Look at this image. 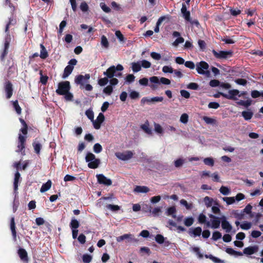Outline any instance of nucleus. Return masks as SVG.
I'll return each instance as SVG.
<instances>
[{
    "instance_id": "nucleus-1",
    "label": "nucleus",
    "mask_w": 263,
    "mask_h": 263,
    "mask_svg": "<svg viewBox=\"0 0 263 263\" xmlns=\"http://www.w3.org/2000/svg\"><path fill=\"white\" fill-rule=\"evenodd\" d=\"M123 70V67L121 64L117 65V66H111L109 67L106 71H104L103 74L106 77L101 78L99 80L98 84L103 86L108 83V79L114 77H121L122 76L121 71Z\"/></svg>"
},
{
    "instance_id": "nucleus-2",
    "label": "nucleus",
    "mask_w": 263,
    "mask_h": 263,
    "mask_svg": "<svg viewBox=\"0 0 263 263\" xmlns=\"http://www.w3.org/2000/svg\"><path fill=\"white\" fill-rule=\"evenodd\" d=\"M85 160L88 162V166L90 168H96L100 164V160L96 158L94 154L91 153H88L86 156Z\"/></svg>"
},
{
    "instance_id": "nucleus-3",
    "label": "nucleus",
    "mask_w": 263,
    "mask_h": 263,
    "mask_svg": "<svg viewBox=\"0 0 263 263\" xmlns=\"http://www.w3.org/2000/svg\"><path fill=\"white\" fill-rule=\"evenodd\" d=\"M196 70L199 74L209 76L210 71L208 70L209 65L206 62L204 61H201L197 63L196 64Z\"/></svg>"
},
{
    "instance_id": "nucleus-4",
    "label": "nucleus",
    "mask_w": 263,
    "mask_h": 263,
    "mask_svg": "<svg viewBox=\"0 0 263 263\" xmlns=\"http://www.w3.org/2000/svg\"><path fill=\"white\" fill-rule=\"evenodd\" d=\"M70 89V83L68 81H64L59 83L58 88L56 90L57 93L63 95L69 91Z\"/></svg>"
},
{
    "instance_id": "nucleus-5",
    "label": "nucleus",
    "mask_w": 263,
    "mask_h": 263,
    "mask_svg": "<svg viewBox=\"0 0 263 263\" xmlns=\"http://www.w3.org/2000/svg\"><path fill=\"white\" fill-rule=\"evenodd\" d=\"M209 217L211 218V221H208L206 222V227L211 228L212 229H217L219 227L221 222L220 218L210 214Z\"/></svg>"
},
{
    "instance_id": "nucleus-6",
    "label": "nucleus",
    "mask_w": 263,
    "mask_h": 263,
    "mask_svg": "<svg viewBox=\"0 0 263 263\" xmlns=\"http://www.w3.org/2000/svg\"><path fill=\"white\" fill-rule=\"evenodd\" d=\"M115 155L119 159L123 161H127L133 157L134 153L132 151H126L123 152L116 153Z\"/></svg>"
},
{
    "instance_id": "nucleus-7",
    "label": "nucleus",
    "mask_w": 263,
    "mask_h": 263,
    "mask_svg": "<svg viewBox=\"0 0 263 263\" xmlns=\"http://www.w3.org/2000/svg\"><path fill=\"white\" fill-rule=\"evenodd\" d=\"M116 240L119 242L125 241V243H129L133 241H136V239L134 238V235L131 234H125L123 235L116 237Z\"/></svg>"
},
{
    "instance_id": "nucleus-8",
    "label": "nucleus",
    "mask_w": 263,
    "mask_h": 263,
    "mask_svg": "<svg viewBox=\"0 0 263 263\" xmlns=\"http://www.w3.org/2000/svg\"><path fill=\"white\" fill-rule=\"evenodd\" d=\"M214 55L217 59H223L228 58L232 55L231 51H216L215 50L212 51Z\"/></svg>"
},
{
    "instance_id": "nucleus-9",
    "label": "nucleus",
    "mask_w": 263,
    "mask_h": 263,
    "mask_svg": "<svg viewBox=\"0 0 263 263\" xmlns=\"http://www.w3.org/2000/svg\"><path fill=\"white\" fill-rule=\"evenodd\" d=\"M239 93L238 90L232 89L229 90L228 93H220V95L228 99L237 100L238 99L237 97L238 96Z\"/></svg>"
},
{
    "instance_id": "nucleus-10",
    "label": "nucleus",
    "mask_w": 263,
    "mask_h": 263,
    "mask_svg": "<svg viewBox=\"0 0 263 263\" xmlns=\"http://www.w3.org/2000/svg\"><path fill=\"white\" fill-rule=\"evenodd\" d=\"M97 180L99 183L109 186L112 184L111 180L106 177L103 174H98L96 175Z\"/></svg>"
},
{
    "instance_id": "nucleus-11",
    "label": "nucleus",
    "mask_w": 263,
    "mask_h": 263,
    "mask_svg": "<svg viewBox=\"0 0 263 263\" xmlns=\"http://www.w3.org/2000/svg\"><path fill=\"white\" fill-rule=\"evenodd\" d=\"M222 228L226 231V232L229 233L232 229V226L227 220V218L224 216L220 218Z\"/></svg>"
},
{
    "instance_id": "nucleus-12",
    "label": "nucleus",
    "mask_w": 263,
    "mask_h": 263,
    "mask_svg": "<svg viewBox=\"0 0 263 263\" xmlns=\"http://www.w3.org/2000/svg\"><path fill=\"white\" fill-rule=\"evenodd\" d=\"M26 135L22 134L19 135L18 142L17 145L18 149L16 150L17 152H22L25 148V142L26 141Z\"/></svg>"
},
{
    "instance_id": "nucleus-13",
    "label": "nucleus",
    "mask_w": 263,
    "mask_h": 263,
    "mask_svg": "<svg viewBox=\"0 0 263 263\" xmlns=\"http://www.w3.org/2000/svg\"><path fill=\"white\" fill-rule=\"evenodd\" d=\"M89 79V74H86L85 76L79 75L75 78L74 81L76 84L83 85Z\"/></svg>"
},
{
    "instance_id": "nucleus-14",
    "label": "nucleus",
    "mask_w": 263,
    "mask_h": 263,
    "mask_svg": "<svg viewBox=\"0 0 263 263\" xmlns=\"http://www.w3.org/2000/svg\"><path fill=\"white\" fill-rule=\"evenodd\" d=\"M259 247L257 245L250 246L247 248H245L243 249V254L247 255H251L255 253H256L258 251Z\"/></svg>"
},
{
    "instance_id": "nucleus-15",
    "label": "nucleus",
    "mask_w": 263,
    "mask_h": 263,
    "mask_svg": "<svg viewBox=\"0 0 263 263\" xmlns=\"http://www.w3.org/2000/svg\"><path fill=\"white\" fill-rule=\"evenodd\" d=\"M149 81L152 85H150V87L154 90L157 89L158 85L160 84V78L157 76H153L149 78Z\"/></svg>"
},
{
    "instance_id": "nucleus-16",
    "label": "nucleus",
    "mask_w": 263,
    "mask_h": 263,
    "mask_svg": "<svg viewBox=\"0 0 263 263\" xmlns=\"http://www.w3.org/2000/svg\"><path fill=\"white\" fill-rule=\"evenodd\" d=\"M10 42V37L9 35H7V36L5 38L4 51H3V52L2 53L1 57L2 60H3L5 58V57L8 53V49L9 47Z\"/></svg>"
},
{
    "instance_id": "nucleus-17",
    "label": "nucleus",
    "mask_w": 263,
    "mask_h": 263,
    "mask_svg": "<svg viewBox=\"0 0 263 263\" xmlns=\"http://www.w3.org/2000/svg\"><path fill=\"white\" fill-rule=\"evenodd\" d=\"M150 191L146 186L137 185L134 190V192L137 193H147Z\"/></svg>"
},
{
    "instance_id": "nucleus-18",
    "label": "nucleus",
    "mask_w": 263,
    "mask_h": 263,
    "mask_svg": "<svg viewBox=\"0 0 263 263\" xmlns=\"http://www.w3.org/2000/svg\"><path fill=\"white\" fill-rule=\"evenodd\" d=\"M185 163V159L183 157H179L174 160V164L175 167L180 168Z\"/></svg>"
},
{
    "instance_id": "nucleus-19",
    "label": "nucleus",
    "mask_w": 263,
    "mask_h": 263,
    "mask_svg": "<svg viewBox=\"0 0 263 263\" xmlns=\"http://www.w3.org/2000/svg\"><path fill=\"white\" fill-rule=\"evenodd\" d=\"M148 210L152 213L154 216H157L159 215V214L161 213L162 208L161 207H156L152 211L151 210V206L146 205Z\"/></svg>"
},
{
    "instance_id": "nucleus-20",
    "label": "nucleus",
    "mask_w": 263,
    "mask_h": 263,
    "mask_svg": "<svg viewBox=\"0 0 263 263\" xmlns=\"http://www.w3.org/2000/svg\"><path fill=\"white\" fill-rule=\"evenodd\" d=\"M5 91L7 93V98L9 99L12 95V84L10 82H7L5 85Z\"/></svg>"
},
{
    "instance_id": "nucleus-21",
    "label": "nucleus",
    "mask_w": 263,
    "mask_h": 263,
    "mask_svg": "<svg viewBox=\"0 0 263 263\" xmlns=\"http://www.w3.org/2000/svg\"><path fill=\"white\" fill-rule=\"evenodd\" d=\"M73 69V67L72 66H71V65L67 66L65 68L62 78L63 79H66L67 77H68L71 73Z\"/></svg>"
},
{
    "instance_id": "nucleus-22",
    "label": "nucleus",
    "mask_w": 263,
    "mask_h": 263,
    "mask_svg": "<svg viewBox=\"0 0 263 263\" xmlns=\"http://www.w3.org/2000/svg\"><path fill=\"white\" fill-rule=\"evenodd\" d=\"M131 65L132 70L134 72H139L141 70V65L140 61L137 62L132 63Z\"/></svg>"
},
{
    "instance_id": "nucleus-23",
    "label": "nucleus",
    "mask_w": 263,
    "mask_h": 263,
    "mask_svg": "<svg viewBox=\"0 0 263 263\" xmlns=\"http://www.w3.org/2000/svg\"><path fill=\"white\" fill-rule=\"evenodd\" d=\"M154 131L159 135L162 136L164 134V129L159 124L154 123Z\"/></svg>"
},
{
    "instance_id": "nucleus-24",
    "label": "nucleus",
    "mask_w": 263,
    "mask_h": 263,
    "mask_svg": "<svg viewBox=\"0 0 263 263\" xmlns=\"http://www.w3.org/2000/svg\"><path fill=\"white\" fill-rule=\"evenodd\" d=\"M52 182L51 180H49L47 182L43 184L40 189L41 193H44L49 190L51 186Z\"/></svg>"
},
{
    "instance_id": "nucleus-25",
    "label": "nucleus",
    "mask_w": 263,
    "mask_h": 263,
    "mask_svg": "<svg viewBox=\"0 0 263 263\" xmlns=\"http://www.w3.org/2000/svg\"><path fill=\"white\" fill-rule=\"evenodd\" d=\"M20 178H21L20 174L18 172H16V173L15 174L14 183H13L14 190L15 192H16V191L18 189V181H19Z\"/></svg>"
},
{
    "instance_id": "nucleus-26",
    "label": "nucleus",
    "mask_w": 263,
    "mask_h": 263,
    "mask_svg": "<svg viewBox=\"0 0 263 263\" xmlns=\"http://www.w3.org/2000/svg\"><path fill=\"white\" fill-rule=\"evenodd\" d=\"M141 128L142 129L145 133L148 135L152 134V130L149 126L148 122H146L144 124L141 125Z\"/></svg>"
},
{
    "instance_id": "nucleus-27",
    "label": "nucleus",
    "mask_w": 263,
    "mask_h": 263,
    "mask_svg": "<svg viewBox=\"0 0 263 263\" xmlns=\"http://www.w3.org/2000/svg\"><path fill=\"white\" fill-rule=\"evenodd\" d=\"M176 212V208L175 206H172V207H170V208H168L165 213L168 216H172V217L174 218H176V215H175V213Z\"/></svg>"
},
{
    "instance_id": "nucleus-28",
    "label": "nucleus",
    "mask_w": 263,
    "mask_h": 263,
    "mask_svg": "<svg viewBox=\"0 0 263 263\" xmlns=\"http://www.w3.org/2000/svg\"><path fill=\"white\" fill-rule=\"evenodd\" d=\"M241 115L246 120H249L252 118L253 113L251 111L248 110L242 111Z\"/></svg>"
},
{
    "instance_id": "nucleus-29",
    "label": "nucleus",
    "mask_w": 263,
    "mask_h": 263,
    "mask_svg": "<svg viewBox=\"0 0 263 263\" xmlns=\"http://www.w3.org/2000/svg\"><path fill=\"white\" fill-rule=\"evenodd\" d=\"M18 253L22 260L24 261L27 260V253L25 250L20 249L18 250Z\"/></svg>"
},
{
    "instance_id": "nucleus-30",
    "label": "nucleus",
    "mask_w": 263,
    "mask_h": 263,
    "mask_svg": "<svg viewBox=\"0 0 263 263\" xmlns=\"http://www.w3.org/2000/svg\"><path fill=\"white\" fill-rule=\"evenodd\" d=\"M203 201L206 206V207H211L212 206L214 202L215 201H214L213 199L212 198H210L209 197L206 196L204 198Z\"/></svg>"
},
{
    "instance_id": "nucleus-31",
    "label": "nucleus",
    "mask_w": 263,
    "mask_h": 263,
    "mask_svg": "<svg viewBox=\"0 0 263 263\" xmlns=\"http://www.w3.org/2000/svg\"><path fill=\"white\" fill-rule=\"evenodd\" d=\"M80 224L79 221L74 219L72 218L70 223V227L71 230H78V228L79 227Z\"/></svg>"
},
{
    "instance_id": "nucleus-32",
    "label": "nucleus",
    "mask_w": 263,
    "mask_h": 263,
    "mask_svg": "<svg viewBox=\"0 0 263 263\" xmlns=\"http://www.w3.org/2000/svg\"><path fill=\"white\" fill-rule=\"evenodd\" d=\"M236 103L239 105H241L246 107H248L251 105L252 103V100L250 99H248L246 101L239 100V101L237 102Z\"/></svg>"
},
{
    "instance_id": "nucleus-33",
    "label": "nucleus",
    "mask_w": 263,
    "mask_h": 263,
    "mask_svg": "<svg viewBox=\"0 0 263 263\" xmlns=\"http://www.w3.org/2000/svg\"><path fill=\"white\" fill-rule=\"evenodd\" d=\"M10 229H11L13 238L14 239H15L16 237V232L15 231L14 218L13 217H12L11 219Z\"/></svg>"
},
{
    "instance_id": "nucleus-34",
    "label": "nucleus",
    "mask_w": 263,
    "mask_h": 263,
    "mask_svg": "<svg viewBox=\"0 0 263 263\" xmlns=\"http://www.w3.org/2000/svg\"><path fill=\"white\" fill-rule=\"evenodd\" d=\"M41 50L40 52V57L42 59H45L48 57V53L47 52V50L45 47L43 46V44L40 45Z\"/></svg>"
},
{
    "instance_id": "nucleus-35",
    "label": "nucleus",
    "mask_w": 263,
    "mask_h": 263,
    "mask_svg": "<svg viewBox=\"0 0 263 263\" xmlns=\"http://www.w3.org/2000/svg\"><path fill=\"white\" fill-rule=\"evenodd\" d=\"M33 146L35 152L39 154L40 152L41 148L42 147V145L35 140L33 143Z\"/></svg>"
},
{
    "instance_id": "nucleus-36",
    "label": "nucleus",
    "mask_w": 263,
    "mask_h": 263,
    "mask_svg": "<svg viewBox=\"0 0 263 263\" xmlns=\"http://www.w3.org/2000/svg\"><path fill=\"white\" fill-rule=\"evenodd\" d=\"M202 232V229L200 227H197L194 229L190 233H192L194 237L199 236Z\"/></svg>"
},
{
    "instance_id": "nucleus-37",
    "label": "nucleus",
    "mask_w": 263,
    "mask_h": 263,
    "mask_svg": "<svg viewBox=\"0 0 263 263\" xmlns=\"http://www.w3.org/2000/svg\"><path fill=\"white\" fill-rule=\"evenodd\" d=\"M101 39V44L102 46L105 48H107L109 46V43L105 35H102Z\"/></svg>"
},
{
    "instance_id": "nucleus-38",
    "label": "nucleus",
    "mask_w": 263,
    "mask_h": 263,
    "mask_svg": "<svg viewBox=\"0 0 263 263\" xmlns=\"http://www.w3.org/2000/svg\"><path fill=\"white\" fill-rule=\"evenodd\" d=\"M219 192L223 195H228L231 193L230 190L228 187L224 186H222L220 188Z\"/></svg>"
},
{
    "instance_id": "nucleus-39",
    "label": "nucleus",
    "mask_w": 263,
    "mask_h": 263,
    "mask_svg": "<svg viewBox=\"0 0 263 263\" xmlns=\"http://www.w3.org/2000/svg\"><path fill=\"white\" fill-rule=\"evenodd\" d=\"M212 211L214 214H219L220 212L219 208V204L217 202H215L214 205L212 206Z\"/></svg>"
},
{
    "instance_id": "nucleus-40",
    "label": "nucleus",
    "mask_w": 263,
    "mask_h": 263,
    "mask_svg": "<svg viewBox=\"0 0 263 263\" xmlns=\"http://www.w3.org/2000/svg\"><path fill=\"white\" fill-rule=\"evenodd\" d=\"M222 200L226 202L228 205L232 204L235 202V197H223Z\"/></svg>"
},
{
    "instance_id": "nucleus-41",
    "label": "nucleus",
    "mask_w": 263,
    "mask_h": 263,
    "mask_svg": "<svg viewBox=\"0 0 263 263\" xmlns=\"http://www.w3.org/2000/svg\"><path fill=\"white\" fill-rule=\"evenodd\" d=\"M189 121V116L187 114L184 113L181 115L180 118V122L183 124H186Z\"/></svg>"
},
{
    "instance_id": "nucleus-42",
    "label": "nucleus",
    "mask_w": 263,
    "mask_h": 263,
    "mask_svg": "<svg viewBox=\"0 0 263 263\" xmlns=\"http://www.w3.org/2000/svg\"><path fill=\"white\" fill-rule=\"evenodd\" d=\"M194 219L190 217H187L184 219V223L186 227H190L193 224Z\"/></svg>"
},
{
    "instance_id": "nucleus-43",
    "label": "nucleus",
    "mask_w": 263,
    "mask_h": 263,
    "mask_svg": "<svg viewBox=\"0 0 263 263\" xmlns=\"http://www.w3.org/2000/svg\"><path fill=\"white\" fill-rule=\"evenodd\" d=\"M20 121L21 122V123L23 125V127H22L21 129V131L23 135H26L27 134V124H26L25 121L23 120H22V119H20Z\"/></svg>"
},
{
    "instance_id": "nucleus-44",
    "label": "nucleus",
    "mask_w": 263,
    "mask_h": 263,
    "mask_svg": "<svg viewBox=\"0 0 263 263\" xmlns=\"http://www.w3.org/2000/svg\"><path fill=\"white\" fill-rule=\"evenodd\" d=\"M203 120L206 124H214L215 123V119L206 116L203 117Z\"/></svg>"
},
{
    "instance_id": "nucleus-45",
    "label": "nucleus",
    "mask_w": 263,
    "mask_h": 263,
    "mask_svg": "<svg viewBox=\"0 0 263 263\" xmlns=\"http://www.w3.org/2000/svg\"><path fill=\"white\" fill-rule=\"evenodd\" d=\"M140 61L141 67H142L144 68H148L151 66V63L148 61L143 60Z\"/></svg>"
},
{
    "instance_id": "nucleus-46",
    "label": "nucleus",
    "mask_w": 263,
    "mask_h": 263,
    "mask_svg": "<svg viewBox=\"0 0 263 263\" xmlns=\"http://www.w3.org/2000/svg\"><path fill=\"white\" fill-rule=\"evenodd\" d=\"M180 204L184 205L186 209L190 210L192 208V204L188 203L184 199H181L180 201Z\"/></svg>"
},
{
    "instance_id": "nucleus-47",
    "label": "nucleus",
    "mask_w": 263,
    "mask_h": 263,
    "mask_svg": "<svg viewBox=\"0 0 263 263\" xmlns=\"http://www.w3.org/2000/svg\"><path fill=\"white\" fill-rule=\"evenodd\" d=\"M203 162L205 164L209 166H213L214 162L212 158H206L203 159Z\"/></svg>"
},
{
    "instance_id": "nucleus-48",
    "label": "nucleus",
    "mask_w": 263,
    "mask_h": 263,
    "mask_svg": "<svg viewBox=\"0 0 263 263\" xmlns=\"http://www.w3.org/2000/svg\"><path fill=\"white\" fill-rule=\"evenodd\" d=\"M85 115L89 119H90L91 121H93L94 115H93V112L92 111V110L91 109H89L85 111Z\"/></svg>"
},
{
    "instance_id": "nucleus-49",
    "label": "nucleus",
    "mask_w": 263,
    "mask_h": 263,
    "mask_svg": "<svg viewBox=\"0 0 263 263\" xmlns=\"http://www.w3.org/2000/svg\"><path fill=\"white\" fill-rule=\"evenodd\" d=\"M13 107L14 108L16 112L18 114H20L21 113L22 109L18 104L17 101H15L13 102Z\"/></svg>"
},
{
    "instance_id": "nucleus-50",
    "label": "nucleus",
    "mask_w": 263,
    "mask_h": 263,
    "mask_svg": "<svg viewBox=\"0 0 263 263\" xmlns=\"http://www.w3.org/2000/svg\"><path fill=\"white\" fill-rule=\"evenodd\" d=\"M83 261L85 263H89L92 260V256L88 254H84L82 257Z\"/></svg>"
},
{
    "instance_id": "nucleus-51",
    "label": "nucleus",
    "mask_w": 263,
    "mask_h": 263,
    "mask_svg": "<svg viewBox=\"0 0 263 263\" xmlns=\"http://www.w3.org/2000/svg\"><path fill=\"white\" fill-rule=\"evenodd\" d=\"M252 227V223L249 222H245L240 224V228L243 230H249Z\"/></svg>"
},
{
    "instance_id": "nucleus-52",
    "label": "nucleus",
    "mask_w": 263,
    "mask_h": 263,
    "mask_svg": "<svg viewBox=\"0 0 263 263\" xmlns=\"http://www.w3.org/2000/svg\"><path fill=\"white\" fill-rule=\"evenodd\" d=\"M184 40L182 37H178L172 44L173 46L174 47H177L179 44L183 43Z\"/></svg>"
},
{
    "instance_id": "nucleus-53",
    "label": "nucleus",
    "mask_w": 263,
    "mask_h": 263,
    "mask_svg": "<svg viewBox=\"0 0 263 263\" xmlns=\"http://www.w3.org/2000/svg\"><path fill=\"white\" fill-rule=\"evenodd\" d=\"M112 91L113 88L111 85H108L103 89V92L108 95H110L112 93Z\"/></svg>"
},
{
    "instance_id": "nucleus-54",
    "label": "nucleus",
    "mask_w": 263,
    "mask_h": 263,
    "mask_svg": "<svg viewBox=\"0 0 263 263\" xmlns=\"http://www.w3.org/2000/svg\"><path fill=\"white\" fill-rule=\"evenodd\" d=\"M93 151L96 153H99L102 150V146L99 143H96L93 147Z\"/></svg>"
},
{
    "instance_id": "nucleus-55",
    "label": "nucleus",
    "mask_w": 263,
    "mask_h": 263,
    "mask_svg": "<svg viewBox=\"0 0 263 263\" xmlns=\"http://www.w3.org/2000/svg\"><path fill=\"white\" fill-rule=\"evenodd\" d=\"M139 93L135 90H132L130 91L129 97L132 99H137L139 97Z\"/></svg>"
},
{
    "instance_id": "nucleus-56",
    "label": "nucleus",
    "mask_w": 263,
    "mask_h": 263,
    "mask_svg": "<svg viewBox=\"0 0 263 263\" xmlns=\"http://www.w3.org/2000/svg\"><path fill=\"white\" fill-rule=\"evenodd\" d=\"M162 71L164 73H173L174 70L171 66H164L162 67Z\"/></svg>"
},
{
    "instance_id": "nucleus-57",
    "label": "nucleus",
    "mask_w": 263,
    "mask_h": 263,
    "mask_svg": "<svg viewBox=\"0 0 263 263\" xmlns=\"http://www.w3.org/2000/svg\"><path fill=\"white\" fill-rule=\"evenodd\" d=\"M221 41L225 42L226 44H234L235 42L232 38H230L227 36L224 38H222Z\"/></svg>"
},
{
    "instance_id": "nucleus-58",
    "label": "nucleus",
    "mask_w": 263,
    "mask_h": 263,
    "mask_svg": "<svg viewBox=\"0 0 263 263\" xmlns=\"http://www.w3.org/2000/svg\"><path fill=\"white\" fill-rule=\"evenodd\" d=\"M115 35L120 42H124V37L120 31H116L115 32Z\"/></svg>"
},
{
    "instance_id": "nucleus-59",
    "label": "nucleus",
    "mask_w": 263,
    "mask_h": 263,
    "mask_svg": "<svg viewBox=\"0 0 263 263\" xmlns=\"http://www.w3.org/2000/svg\"><path fill=\"white\" fill-rule=\"evenodd\" d=\"M135 77L132 74H128L125 78V81L126 83H132L134 81Z\"/></svg>"
},
{
    "instance_id": "nucleus-60",
    "label": "nucleus",
    "mask_w": 263,
    "mask_h": 263,
    "mask_svg": "<svg viewBox=\"0 0 263 263\" xmlns=\"http://www.w3.org/2000/svg\"><path fill=\"white\" fill-rule=\"evenodd\" d=\"M161 198V197L160 196H159V195L156 196L152 197L151 198L150 201L152 203L155 204V203L159 202L160 201Z\"/></svg>"
},
{
    "instance_id": "nucleus-61",
    "label": "nucleus",
    "mask_w": 263,
    "mask_h": 263,
    "mask_svg": "<svg viewBox=\"0 0 263 263\" xmlns=\"http://www.w3.org/2000/svg\"><path fill=\"white\" fill-rule=\"evenodd\" d=\"M100 7L101 8V9L103 10V11H104L106 13H109L110 12L111 10L110 9V8H109L108 7H107L105 4L104 3H101L100 4Z\"/></svg>"
},
{
    "instance_id": "nucleus-62",
    "label": "nucleus",
    "mask_w": 263,
    "mask_h": 263,
    "mask_svg": "<svg viewBox=\"0 0 263 263\" xmlns=\"http://www.w3.org/2000/svg\"><path fill=\"white\" fill-rule=\"evenodd\" d=\"M206 217L203 214H200L198 217V221L200 223H205L207 222L206 221Z\"/></svg>"
},
{
    "instance_id": "nucleus-63",
    "label": "nucleus",
    "mask_w": 263,
    "mask_h": 263,
    "mask_svg": "<svg viewBox=\"0 0 263 263\" xmlns=\"http://www.w3.org/2000/svg\"><path fill=\"white\" fill-rule=\"evenodd\" d=\"M184 65L186 67H187L191 69H194L196 66L194 62L192 61L185 62L184 63Z\"/></svg>"
},
{
    "instance_id": "nucleus-64",
    "label": "nucleus",
    "mask_w": 263,
    "mask_h": 263,
    "mask_svg": "<svg viewBox=\"0 0 263 263\" xmlns=\"http://www.w3.org/2000/svg\"><path fill=\"white\" fill-rule=\"evenodd\" d=\"M155 240L158 243L161 244L163 243L164 238L162 235L160 234H158L156 236Z\"/></svg>"
}]
</instances>
